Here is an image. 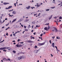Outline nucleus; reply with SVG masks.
Masks as SVG:
<instances>
[{
  "instance_id": "obj_1",
  "label": "nucleus",
  "mask_w": 62,
  "mask_h": 62,
  "mask_svg": "<svg viewBox=\"0 0 62 62\" xmlns=\"http://www.w3.org/2000/svg\"><path fill=\"white\" fill-rule=\"evenodd\" d=\"M45 44V42H43L42 43H38V45L39 46H41L42 45H43Z\"/></svg>"
},
{
  "instance_id": "obj_2",
  "label": "nucleus",
  "mask_w": 62,
  "mask_h": 62,
  "mask_svg": "<svg viewBox=\"0 0 62 62\" xmlns=\"http://www.w3.org/2000/svg\"><path fill=\"white\" fill-rule=\"evenodd\" d=\"M7 49L8 50H9L11 51V50H12V49L10 47H7Z\"/></svg>"
},
{
  "instance_id": "obj_3",
  "label": "nucleus",
  "mask_w": 62,
  "mask_h": 62,
  "mask_svg": "<svg viewBox=\"0 0 62 62\" xmlns=\"http://www.w3.org/2000/svg\"><path fill=\"white\" fill-rule=\"evenodd\" d=\"M3 4L5 5H8V4H9V3L7 2H4L3 3Z\"/></svg>"
},
{
  "instance_id": "obj_4",
  "label": "nucleus",
  "mask_w": 62,
  "mask_h": 62,
  "mask_svg": "<svg viewBox=\"0 0 62 62\" xmlns=\"http://www.w3.org/2000/svg\"><path fill=\"white\" fill-rule=\"evenodd\" d=\"M54 30H56L55 31V33H56L57 31H58L57 30V28L55 27H54Z\"/></svg>"
},
{
  "instance_id": "obj_5",
  "label": "nucleus",
  "mask_w": 62,
  "mask_h": 62,
  "mask_svg": "<svg viewBox=\"0 0 62 62\" xmlns=\"http://www.w3.org/2000/svg\"><path fill=\"white\" fill-rule=\"evenodd\" d=\"M18 60H21V59H22V56L19 57H18Z\"/></svg>"
},
{
  "instance_id": "obj_6",
  "label": "nucleus",
  "mask_w": 62,
  "mask_h": 62,
  "mask_svg": "<svg viewBox=\"0 0 62 62\" xmlns=\"http://www.w3.org/2000/svg\"><path fill=\"white\" fill-rule=\"evenodd\" d=\"M52 47H53V48H54V43H52Z\"/></svg>"
},
{
  "instance_id": "obj_7",
  "label": "nucleus",
  "mask_w": 62,
  "mask_h": 62,
  "mask_svg": "<svg viewBox=\"0 0 62 62\" xmlns=\"http://www.w3.org/2000/svg\"><path fill=\"white\" fill-rule=\"evenodd\" d=\"M34 53H35V54H37L38 53V52H37V50H35L34 51Z\"/></svg>"
},
{
  "instance_id": "obj_8",
  "label": "nucleus",
  "mask_w": 62,
  "mask_h": 62,
  "mask_svg": "<svg viewBox=\"0 0 62 62\" xmlns=\"http://www.w3.org/2000/svg\"><path fill=\"white\" fill-rule=\"evenodd\" d=\"M31 7L30 6H28V7H26V9H28L30 8Z\"/></svg>"
},
{
  "instance_id": "obj_9",
  "label": "nucleus",
  "mask_w": 62,
  "mask_h": 62,
  "mask_svg": "<svg viewBox=\"0 0 62 62\" xmlns=\"http://www.w3.org/2000/svg\"><path fill=\"white\" fill-rule=\"evenodd\" d=\"M22 57V58H23V59H25V56H21Z\"/></svg>"
},
{
  "instance_id": "obj_10",
  "label": "nucleus",
  "mask_w": 62,
  "mask_h": 62,
  "mask_svg": "<svg viewBox=\"0 0 62 62\" xmlns=\"http://www.w3.org/2000/svg\"><path fill=\"white\" fill-rule=\"evenodd\" d=\"M28 42H29V43H32V42H33L31 40H30L28 41Z\"/></svg>"
},
{
  "instance_id": "obj_11",
  "label": "nucleus",
  "mask_w": 62,
  "mask_h": 62,
  "mask_svg": "<svg viewBox=\"0 0 62 62\" xmlns=\"http://www.w3.org/2000/svg\"><path fill=\"white\" fill-rule=\"evenodd\" d=\"M29 21V19H26L24 21V22H28V21Z\"/></svg>"
},
{
  "instance_id": "obj_12",
  "label": "nucleus",
  "mask_w": 62,
  "mask_h": 62,
  "mask_svg": "<svg viewBox=\"0 0 62 62\" xmlns=\"http://www.w3.org/2000/svg\"><path fill=\"white\" fill-rule=\"evenodd\" d=\"M3 60L4 61H8V59H7L6 58H5L3 59Z\"/></svg>"
},
{
  "instance_id": "obj_13",
  "label": "nucleus",
  "mask_w": 62,
  "mask_h": 62,
  "mask_svg": "<svg viewBox=\"0 0 62 62\" xmlns=\"http://www.w3.org/2000/svg\"><path fill=\"white\" fill-rule=\"evenodd\" d=\"M44 30H46V31H48V29L47 27H45L44 28Z\"/></svg>"
},
{
  "instance_id": "obj_14",
  "label": "nucleus",
  "mask_w": 62,
  "mask_h": 62,
  "mask_svg": "<svg viewBox=\"0 0 62 62\" xmlns=\"http://www.w3.org/2000/svg\"><path fill=\"white\" fill-rule=\"evenodd\" d=\"M53 17V15H51V17H49V20H51V19L52 18V17Z\"/></svg>"
},
{
  "instance_id": "obj_15",
  "label": "nucleus",
  "mask_w": 62,
  "mask_h": 62,
  "mask_svg": "<svg viewBox=\"0 0 62 62\" xmlns=\"http://www.w3.org/2000/svg\"><path fill=\"white\" fill-rule=\"evenodd\" d=\"M13 14H16V11H13L12 12Z\"/></svg>"
},
{
  "instance_id": "obj_16",
  "label": "nucleus",
  "mask_w": 62,
  "mask_h": 62,
  "mask_svg": "<svg viewBox=\"0 0 62 62\" xmlns=\"http://www.w3.org/2000/svg\"><path fill=\"white\" fill-rule=\"evenodd\" d=\"M16 20H17L16 19L13 20L12 21V22L13 23V22H14L16 21Z\"/></svg>"
},
{
  "instance_id": "obj_17",
  "label": "nucleus",
  "mask_w": 62,
  "mask_h": 62,
  "mask_svg": "<svg viewBox=\"0 0 62 62\" xmlns=\"http://www.w3.org/2000/svg\"><path fill=\"white\" fill-rule=\"evenodd\" d=\"M12 6H9L8 7V9H9L10 8H12Z\"/></svg>"
},
{
  "instance_id": "obj_18",
  "label": "nucleus",
  "mask_w": 62,
  "mask_h": 62,
  "mask_svg": "<svg viewBox=\"0 0 62 62\" xmlns=\"http://www.w3.org/2000/svg\"><path fill=\"white\" fill-rule=\"evenodd\" d=\"M22 21V20L20 19L17 22V23H19V22H21Z\"/></svg>"
},
{
  "instance_id": "obj_19",
  "label": "nucleus",
  "mask_w": 62,
  "mask_h": 62,
  "mask_svg": "<svg viewBox=\"0 0 62 62\" xmlns=\"http://www.w3.org/2000/svg\"><path fill=\"white\" fill-rule=\"evenodd\" d=\"M4 50L3 47H1L0 48V50Z\"/></svg>"
},
{
  "instance_id": "obj_20",
  "label": "nucleus",
  "mask_w": 62,
  "mask_h": 62,
  "mask_svg": "<svg viewBox=\"0 0 62 62\" xmlns=\"http://www.w3.org/2000/svg\"><path fill=\"white\" fill-rule=\"evenodd\" d=\"M3 48V50H4V49H7V47H4Z\"/></svg>"
},
{
  "instance_id": "obj_21",
  "label": "nucleus",
  "mask_w": 62,
  "mask_h": 62,
  "mask_svg": "<svg viewBox=\"0 0 62 62\" xmlns=\"http://www.w3.org/2000/svg\"><path fill=\"white\" fill-rule=\"evenodd\" d=\"M54 47L56 48V50L57 51V50H58V49H57V46H54Z\"/></svg>"
},
{
  "instance_id": "obj_22",
  "label": "nucleus",
  "mask_w": 62,
  "mask_h": 62,
  "mask_svg": "<svg viewBox=\"0 0 62 62\" xmlns=\"http://www.w3.org/2000/svg\"><path fill=\"white\" fill-rule=\"evenodd\" d=\"M13 53H14L15 54L16 53V51H15V50H13Z\"/></svg>"
},
{
  "instance_id": "obj_23",
  "label": "nucleus",
  "mask_w": 62,
  "mask_h": 62,
  "mask_svg": "<svg viewBox=\"0 0 62 62\" xmlns=\"http://www.w3.org/2000/svg\"><path fill=\"white\" fill-rule=\"evenodd\" d=\"M22 45H19V46H18V47H22Z\"/></svg>"
},
{
  "instance_id": "obj_24",
  "label": "nucleus",
  "mask_w": 62,
  "mask_h": 62,
  "mask_svg": "<svg viewBox=\"0 0 62 62\" xmlns=\"http://www.w3.org/2000/svg\"><path fill=\"white\" fill-rule=\"evenodd\" d=\"M25 31H28V30L27 29H25Z\"/></svg>"
},
{
  "instance_id": "obj_25",
  "label": "nucleus",
  "mask_w": 62,
  "mask_h": 62,
  "mask_svg": "<svg viewBox=\"0 0 62 62\" xmlns=\"http://www.w3.org/2000/svg\"><path fill=\"white\" fill-rule=\"evenodd\" d=\"M59 19H62V17L61 16H60L59 17Z\"/></svg>"
},
{
  "instance_id": "obj_26",
  "label": "nucleus",
  "mask_w": 62,
  "mask_h": 62,
  "mask_svg": "<svg viewBox=\"0 0 62 62\" xmlns=\"http://www.w3.org/2000/svg\"><path fill=\"white\" fill-rule=\"evenodd\" d=\"M28 27L29 28H30L31 27V26H30V25H29Z\"/></svg>"
},
{
  "instance_id": "obj_27",
  "label": "nucleus",
  "mask_w": 62,
  "mask_h": 62,
  "mask_svg": "<svg viewBox=\"0 0 62 62\" xmlns=\"http://www.w3.org/2000/svg\"><path fill=\"white\" fill-rule=\"evenodd\" d=\"M49 10H50V9H46V11H49Z\"/></svg>"
},
{
  "instance_id": "obj_28",
  "label": "nucleus",
  "mask_w": 62,
  "mask_h": 62,
  "mask_svg": "<svg viewBox=\"0 0 62 62\" xmlns=\"http://www.w3.org/2000/svg\"><path fill=\"white\" fill-rule=\"evenodd\" d=\"M38 48V47L36 45L35 46V48L36 49V48Z\"/></svg>"
},
{
  "instance_id": "obj_29",
  "label": "nucleus",
  "mask_w": 62,
  "mask_h": 62,
  "mask_svg": "<svg viewBox=\"0 0 62 62\" xmlns=\"http://www.w3.org/2000/svg\"><path fill=\"white\" fill-rule=\"evenodd\" d=\"M16 46H17V47H19V45L17 44V45H16Z\"/></svg>"
},
{
  "instance_id": "obj_30",
  "label": "nucleus",
  "mask_w": 62,
  "mask_h": 62,
  "mask_svg": "<svg viewBox=\"0 0 62 62\" xmlns=\"http://www.w3.org/2000/svg\"><path fill=\"white\" fill-rule=\"evenodd\" d=\"M32 24H35V22H32Z\"/></svg>"
},
{
  "instance_id": "obj_31",
  "label": "nucleus",
  "mask_w": 62,
  "mask_h": 62,
  "mask_svg": "<svg viewBox=\"0 0 62 62\" xmlns=\"http://www.w3.org/2000/svg\"><path fill=\"white\" fill-rule=\"evenodd\" d=\"M54 8H55V7H54H54H52L51 8L52 9H54Z\"/></svg>"
},
{
  "instance_id": "obj_32",
  "label": "nucleus",
  "mask_w": 62,
  "mask_h": 62,
  "mask_svg": "<svg viewBox=\"0 0 62 62\" xmlns=\"http://www.w3.org/2000/svg\"><path fill=\"white\" fill-rule=\"evenodd\" d=\"M20 40H21L20 39H18V40H17V41L18 42H19V41H20Z\"/></svg>"
},
{
  "instance_id": "obj_33",
  "label": "nucleus",
  "mask_w": 62,
  "mask_h": 62,
  "mask_svg": "<svg viewBox=\"0 0 62 62\" xmlns=\"http://www.w3.org/2000/svg\"><path fill=\"white\" fill-rule=\"evenodd\" d=\"M49 41L50 43V44H51L52 43V41H51V40H49Z\"/></svg>"
},
{
  "instance_id": "obj_34",
  "label": "nucleus",
  "mask_w": 62,
  "mask_h": 62,
  "mask_svg": "<svg viewBox=\"0 0 62 62\" xmlns=\"http://www.w3.org/2000/svg\"><path fill=\"white\" fill-rule=\"evenodd\" d=\"M14 6H15V7H16V3H15L14 4Z\"/></svg>"
},
{
  "instance_id": "obj_35",
  "label": "nucleus",
  "mask_w": 62,
  "mask_h": 62,
  "mask_svg": "<svg viewBox=\"0 0 62 62\" xmlns=\"http://www.w3.org/2000/svg\"><path fill=\"white\" fill-rule=\"evenodd\" d=\"M13 35L15 37V36H16V35H15V33L13 34Z\"/></svg>"
},
{
  "instance_id": "obj_36",
  "label": "nucleus",
  "mask_w": 62,
  "mask_h": 62,
  "mask_svg": "<svg viewBox=\"0 0 62 62\" xmlns=\"http://www.w3.org/2000/svg\"><path fill=\"white\" fill-rule=\"evenodd\" d=\"M24 27V28H26V26H23Z\"/></svg>"
},
{
  "instance_id": "obj_37",
  "label": "nucleus",
  "mask_w": 62,
  "mask_h": 62,
  "mask_svg": "<svg viewBox=\"0 0 62 62\" xmlns=\"http://www.w3.org/2000/svg\"><path fill=\"white\" fill-rule=\"evenodd\" d=\"M4 51L5 52H7V50H3V51L4 52Z\"/></svg>"
},
{
  "instance_id": "obj_38",
  "label": "nucleus",
  "mask_w": 62,
  "mask_h": 62,
  "mask_svg": "<svg viewBox=\"0 0 62 62\" xmlns=\"http://www.w3.org/2000/svg\"><path fill=\"white\" fill-rule=\"evenodd\" d=\"M42 35H43V34L42 33L41 34H40V37H42Z\"/></svg>"
},
{
  "instance_id": "obj_39",
  "label": "nucleus",
  "mask_w": 62,
  "mask_h": 62,
  "mask_svg": "<svg viewBox=\"0 0 62 62\" xmlns=\"http://www.w3.org/2000/svg\"><path fill=\"white\" fill-rule=\"evenodd\" d=\"M0 22L1 23H2V21H1V19H0Z\"/></svg>"
},
{
  "instance_id": "obj_40",
  "label": "nucleus",
  "mask_w": 62,
  "mask_h": 62,
  "mask_svg": "<svg viewBox=\"0 0 62 62\" xmlns=\"http://www.w3.org/2000/svg\"><path fill=\"white\" fill-rule=\"evenodd\" d=\"M39 49H38V50H37V53H38V52H39Z\"/></svg>"
},
{
  "instance_id": "obj_41",
  "label": "nucleus",
  "mask_w": 62,
  "mask_h": 62,
  "mask_svg": "<svg viewBox=\"0 0 62 62\" xmlns=\"http://www.w3.org/2000/svg\"><path fill=\"white\" fill-rule=\"evenodd\" d=\"M39 49H38V50H37V53H38V52H39Z\"/></svg>"
},
{
  "instance_id": "obj_42",
  "label": "nucleus",
  "mask_w": 62,
  "mask_h": 62,
  "mask_svg": "<svg viewBox=\"0 0 62 62\" xmlns=\"http://www.w3.org/2000/svg\"><path fill=\"white\" fill-rule=\"evenodd\" d=\"M38 15V14H34V16H36V15Z\"/></svg>"
},
{
  "instance_id": "obj_43",
  "label": "nucleus",
  "mask_w": 62,
  "mask_h": 62,
  "mask_svg": "<svg viewBox=\"0 0 62 62\" xmlns=\"http://www.w3.org/2000/svg\"><path fill=\"white\" fill-rule=\"evenodd\" d=\"M7 60H9V61H10V59H9V58Z\"/></svg>"
},
{
  "instance_id": "obj_44",
  "label": "nucleus",
  "mask_w": 62,
  "mask_h": 62,
  "mask_svg": "<svg viewBox=\"0 0 62 62\" xmlns=\"http://www.w3.org/2000/svg\"><path fill=\"white\" fill-rule=\"evenodd\" d=\"M12 42H15L16 41L15 40H14L13 41H12Z\"/></svg>"
},
{
  "instance_id": "obj_45",
  "label": "nucleus",
  "mask_w": 62,
  "mask_h": 62,
  "mask_svg": "<svg viewBox=\"0 0 62 62\" xmlns=\"http://www.w3.org/2000/svg\"><path fill=\"white\" fill-rule=\"evenodd\" d=\"M61 4H62V2H61V3L59 4L58 5V6H59V5H61Z\"/></svg>"
},
{
  "instance_id": "obj_46",
  "label": "nucleus",
  "mask_w": 62,
  "mask_h": 62,
  "mask_svg": "<svg viewBox=\"0 0 62 62\" xmlns=\"http://www.w3.org/2000/svg\"><path fill=\"white\" fill-rule=\"evenodd\" d=\"M36 27H38V25H37L36 26Z\"/></svg>"
},
{
  "instance_id": "obj_47",
  "label": "nucleus",
  "mask_w": 62,
  "mask_h": 62,
  "mask_svg": "<svg viewBox=\"0 0 62 62\" xmlns=\"http://www.w3.org/2000/svg\"><path fill=\"white\" fill-rule=\"evenodd\" d=\"M36 32H34V33H33L34 34V35H36Z\"/></svg>"
},
{
  "instance_id": "obj_48",
  "label": "nucleus",
  "mask_w": 62,
  "mask_h": 62,
  "mask_svg": "<svg viewBox=\"0 0 62 62\" xmlns=\"http://www.w3.org/2000/svg\"><path fill=\"white\" fill-rule=\"evenodd\" d=\"M54 19H56L57 18V17H56V16H55L54 17Z\"/></svg>"
},
{
  "instance_id": "obj_49",
  "label": "nucleus",
  "mask_w": 62,
  "mask_h": 62,
  "mask_svg": "<svg viewBox=\"0 0 62 62\" xmlns=\"http://www.w3.org/2000/svg\"><path fill=\"white\" fill-rule=\"evenodd\" d=\"M55 38V37L54 36V37H52V38H53V39H54V38Z\"/></svg>"
},
{
  "instance_id": "obj_50",
  "label": "nucleus",
  "mask_w": 62,
  "mask_h": 62,
  "mask_svg": "<svg viewBox=\"0 0 62 62\" xmlns=\"http://www.w3.org/2000/svg\"><path fill=\"white\" fill-rule=\"evenodd\" d=\"M61 22V20H59V22Z\"/></svg>"
},
{
  "instance_id": "obj_51",
  "label": "nucleus",
  "mask_w": 62,
  "mask_h": 62,
  "mask_svg": "<svg viewBox=\"0 0 62 62\" xmlns=\"http://www.w3.org/2000/svg\"><path fill=\"white\" fill-rule=\"evenodd\" d=\"M6 9H8V8H5Z\"/></svg>"
},
{
  "instance_id": "obj_52",
  "label": "nucleus",
  "mask_w": 62,
  "mask_h": 62,
  "mask_svg": "<svg viewBox=\"0 0 62 62\" xmlns=\"http://www.w3.org/2000/svg\"><path fill=\"white\" fill-rule=\"evenodd\" d=\"M5 28V27L3 26L2 27V28L3 29V28Z\"/></svg>"
},
{
  "instance_id": "obj_53",
  "label": "nucleus",
  "mask_w": 62,
  "mask_h": 62,
  "mask_svg": "<svg viewBox=\"0 0 62 62\" xmlns=\"http://www.w3.org/2000/svg\"><path fill=\"white\" fill-rule=\"evenodd\" d=\"M8 23H8V24H6V26H8V24H9Z\"/></svg>"
},
{
  "instance_id": "obj_54",
  "label": "nucleus",
  "mask_w": 62,
  "mask_h": 62,
  "mask_svg": "<svg viewBox=\"0 0 62 62\" xmlns=\"http://www.w3.org/2000/svg\"><path fill=\"white\" fill-rule=\"evenodd\" d=\"M9 17H12V15H10L9 16Z\"/></svg>"
},
{
  "instance_id": "obj_55",
  "label": "nucleus",
  "mask_w": 62,
  "mask_h": 62,
  "mask_svg": "<svg viewBox=\"0 0 62 62\" xmlns=\"http://www.w3.org/2000/svg\"><path fill=\"white\" fill-rule=\"evenodd\" d=\"M20 43H21V44H23V42H21Z\"/></svg>"
},
{
  "instance_id": "obj_56",
  "label": "nucleus",
  "mask_w": 62,
  "mask_h": 62,
  "mask_svg": "<svg viewBox=\"0 0 62 62\" xmlns=\"http://www.w3.org/2000/svg\"><path fill=\"white\" fill-rule=\"evenodd\" d=\"M6 36H8V33H7L6 34Z\"/></svg>"
},
{
  "instance_id": "obj_57",
  "label": "nucleus",
  "mask_w": 62,
  "mask_h": 62,
  "mask_svg": "<svg viewBox=\"0 0 62 62\" xmlns=\"http://www.w3.org/2000/svg\"><path fill=\"white\" fill-rule=\"evenodd\" d=\"M5 20H6H6H8V19H7V18H6L5 19Z\"/></svg>"
},
{
  "instance_id": "obj_58",
  "label": "nucleus",
  "mask_w": 62,
  "mask_h": 62,
  "mask_svg": "<svg viewBox=\"0 0 62 62\" xmlns=\"http://www.w3.org/2000/svg\"><path fill=\"white\" fill-rule=\"evenodd\" d=\"M45 25H49V23H47V24H45Z\"/></svg>"
},
{
  "instance_id": "obj_59",
  "label": "nucleus",
  "mask_w": 62,
  "mask_h": 62,
  "mask_svg": "<svg viewBox=\"0 0 62 62\" xmlns=\"http://www.w3.org/2000/svg\"><path fill=\"white\" fill-rule=\"evenodd\" d=\"M0 18L1 19H2V16H1L0 17Z\"/></svg>"
},
{
  "instance_id": "obj_60",
  "label": "nucleus",
  "mask_w": 62,
  "mask_h": 62,
  "mask_svg": "<svg viewBox=\"0 0 62 62\" xmlns=\"http://www.w3.org/2000/svg\"><path fill=\"white\" fill-rule=\"evenodd\" d=\"M33 31H34V30H32L31 31V32H33Z\"/></svg>"
},
{
  "instance_id": "obj_61",
  "label": "nucleus",
  "mask_w": 62,
  "mask_h": 62,
  "mask_svg": "<svg viewBox=\"0 0 62 62\" xmlns=\"http://www.w3.org/2000/svg\"><path fill=\"white\" fill-rule=\"evenodd\" d=\"M21 26H22V27H23V25H21Z\"/></svg>"
},
{
  "instance_id": "obj_62",
  "label": "nucleus",
  "mask_w": 62,
  "mask_h": 62,
  "mask_svg": "<svg viewBox=\"0 0 62 62\" xmlns=\"http://www.w3.org/2000/svg\"><path fill=\"white\" fill-rule=\"evenodd\" d=\"M39 39H41L42 38V37H39Z\"/></svg>"
},
{
  "instance_id": "obj_63",
  "label": "nucleus",
  "mask_w": 62,
  "mask_h": 62,
  "mask_svg": "<svg viewBox=\"0 0 62 62\" xmlns=\"http://www.w3.org/2000/svg\"><path fill=\"white\" fill-rule=\"evenodd\" d=\"M12 34L10 35V36L11 37H12Z\"/></svg>"
},
{
  "instance_id": "obj_64",
  "label": "nucleus",
  "mask_w": 62,
  "mask_h": 62,
  "mask_svg": "<svg viewBox=\"0 0 62 62\" xmlns=\"http://www.w3.org/2000/svg\"><path fill=\"white\" fill-rule=\"evenodd\" d=\"M56 38H57V39H58V36H57L56 37Z\"/></svg>"
}]
</instances>
